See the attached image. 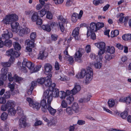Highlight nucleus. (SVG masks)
I'll return each instance as SVG.
<instances>
[{
	"instance_id": "nucleus-38",
	"label": "nucleus",
	"mask_w": 131,
	"mask_h": 131,
	"mask_svg": "<svg viewBox=\"0 0 131 131\" xmlns=\"http://www.w3.org/2000/svg\"><path fill=\"white\" fill-rule=\"evenodd\" d=\"M46 10L45 9H42L41 10L39 11V16L42 17L44 15H45L46 13Z\"/></svg>"
},
{
	"instance_id": "nucleus-14",
	"label": "nucleus",
	"mask_w": 131,
	"mask_h": 131,
	"mask_svg": "<svg viewBox=\"0 0 131 131\" xmlns=\"http://www.w3.org/2000/svg\"><path fill=\"white\" fill-rule=\"evenodd\" d=\"M82 55V53L79 50L77 51L74 54L75 60L78 62H82V60L81 58Z\"/></svg>"
},
{
	"instance_id": "nucleus-27",
	"label": "nucleus",
	"mask_w": 131,
	"mask_h": 131,
	"mask_svg": "<svg viewBox=\"0 0 131 131\" xmlns=\"http://www.w3.org/2000/svg\"><path fill=\"white\" fill-rule=\"evenodd\" d=\"M12 45V42L10 39L5 40L4 42V45L7 47H10Z\"/></svg>"
},
{
	"instance_id": "nucleus-63",
	"label": "nucleus",
	"mask_w": 131,
	"mask_h": 131,
	"mask_svg": "<svg viewBox=\"0 0 131 131\" xmlns=\"http://www.w3.org/2000/svg\"><path fill=\"white\" fill-rule=\"evenodd\" d=\"M59 25L60 27V29L62 32L64 31V28L63 26V25L61 24V23H59Z\"/></svg>"
},
{
	"instance_id": "nucleus-3",
	"label": "nucleus",
	"mask_w": 131,
	"mask_h": 131,
	"mask_svg": "<svg viewBox=\"0 0 131 131\" xmlns=\"http://www.w3.org/2000/svg\"><path fill=\"white\" fill-rule=\"evenodd\" d=\"M14 60V57L13 56H11L8 62H2L1 63L2 66L4 67L1 70V73L0 76L1 79L3 80H6L7 74L8 71V68L5 67H10L11 64L13 63Z\"/></svg>"
},
{
	"instance_id": "nucleus-29",
	"label": "nucleus",
	"mask_w": 131,
	"mask_h": 131,
	"mask_svg": "<svg viewBox=\"0 0 131 131\" xmlns=\"http://www.w3.org/2000/svg\"><path fill=\"white\" fill-rule=\"evenodd\" d=\"M91 96L90 94H89L87 96L86 98L85 99H81L79 101L81 103L85 102H87L90 100Z\"/></svg>"
},
{
	"instance_id": "nucleus-5",
	"label": "nucleus",
	"mask_w": 131,
	"mask_h": 131,
	"mask_svg": "<svg viewBox=\"0 0 131 131\" xmlns=\"http://www.w3.org/2000/svg\"><path fill=\"white\" fill-rule=\"evenodd\" d=\"M15 103L14 101L12 100L8 101L5 105L3 104L1 107V110L4 111L7 110L14 108L15 106Z\"/></svg>"
},
{
	"instance_id": "nucleus-9",
	"label": "nucleus",
	"mask_w": 131,
	"mask_h": 131,
	"mask_svg": "<svg viewBox=\"0 0 131 131\" xmlns=\"http://www.w3.org/2000/svg\"><path fill=\"white\" fill-rule=\"evenodd\" d=\"M83 14V11L82 10L80 11L79 14L76 13H74L71 17L72 21L73 22H76L78 19H80L82 17Z\"/></svg>"
},
{
	"instance_id": "nucleus-30",
	"label": "nucleus",
	"mask_w": 131,
	"mask_h": 131,
	"mask_svg": "<svg viewBox=\"0 0 131 131\" xmlns=\"http://www.w3.org/2000/svg\"><path fill=\"white\" fill-rule=\"evenodd\" d=\"M115 48L113 46H108L107 48V52L111 54L115 52Z\"/></svg>"
},
{
	"instance_id": "nucleus-41",
	"label": "nucleus",
	"mask_w": 131,
	"mask_h": 131,
	"mask_svg": "<svg viewBox=\"0 0 131 131\" xmlns=\"http://www.w3.org/2000/svg\"><path fill=\"white\" fill-rule=\"evenodd\" d=\"M42 118L47 123L48 126H50L53 124V120L49 121L46 117H43Z\"/></svg>"
},
{
	"instance_id": "nucleus-24",
	"label": "nucleus",
	"mask_w": 131,
	"mask_h": 131,
	"mask_svg": "<svg viewBox=\"0 0 131 131\" xmlns=\"http://www.w3.org/2000/svg\"><path fill=\"white\" fill-rule=\"evenodd\" d=\"M25 42L27 46L31 47L32 48H34V41H31L29 39H28L25 41Z\"/></svg>"
},
{
	"instance_id": "nucleus-26",
	"label": "nucleus",
	"mask_w": 131,
	"mask_h": 131,
	"mask_svg": "<svg viewBox=\"0 0 131 131\" xmlns=\"http://www.w3.org/2000/svg\"><path fill=\"white\" fill-rule=\"evenodd\" d=\"M38 18V13L37 12H35L33 14L32 16L31 20L33 22H36Z\"/></svg>"
},
{
	"instance_id": "nucleus-45",
	"label": "nucleus",
	"mask_w": 131,
	"mask_h": 131,
	"mask_svg": "<svg viewBox=\"0 0 131 131\" xmlns=\"http://www.w3.org/2000/svg\"><path fill=\"white\" fill-rule=\"evenodd\" d=\"M104 24L103 23L98 22L96 24V27L97 30H99L101 28L103 27Z\"/></svg>"
},
{
	"instance_id": "nucleus-18",
	"label": "nucleus",
	"mask_w": 131,
	"mask_h": 131,
	"mask_svg": "<svg viewBox=\"0 0 131 131\" xmlns=\"http://www.w3.org/2000/svg\"><path fill=\"white\" fill-rule=\"evenodd\" d=\"M81 87L78 84H76L75 85L74 88L71 90L72 94L74 95L80 91Z\"/></svg>"
},
{
	"instance_id": "nucleus-23",
	"label": "nucleus",
	"mask_w": 131,
	"mask_h": 131,
	"mask_svg": "<svg viewBox=\"0 0 131 131\" xmlns=\"http://www.w3.org/2000/svg\"><path fill=\"white\" fill-rule=\"evenodd\" d=\"M45 85L47 87H49L51 83V79L50 78L48 77H45Z\"/></svg>"
},
{
	"instance_id": "nucleus-34",
	"label": "nucleus",
	"mask_w": 131,
	"mask_h": 131,
	"mask_svg": "<svg viewBox=\"0 0 131 131\" xmlns=\"http://www.w3.org/2000/svg\"><path fill=\"white\" fill-rule=\"evenodd\" d=\"M14 46L15 50L18 51L21 49V47L19 43L17 42H14Z\"/></svg>"
},
{
	"instance_id": "nucleus-6",
	"label": "nucleus",
	"mask_w": 131,
	"mask_h": 131,
	"mask_svg": "<svg viewBox=\"0 0 131 131\" xmlns=\"http://www.w3.org/2000/svg\"><path fill=\"white\" fill-rule=\"evenodd\" d=\"M22 67L24 69H25L27 67L30 70V72L33 69L34 66V63L28 61L26 59H24L22 62Z\"/></svg>"
},
{
	"instance_id": "nucleus-12",
	"label": "nucleus",
	"mask_w": 131,
	"mask_h": 131,
	"mask_svg": "<svg viewBox=\"0 0 131 131\" xmlns=\"http://www.w3.org/2000/svg\"><path fill=\"white\" fill-rule=\"evenodd\" d=\"M2 36L5 39H7L12 38L13 36V34L9 30L5 29L3 31V33Z\"/></svg>"
},
{
	"instance_id": "nucleus-13",
	"label": "nucleus",
	"mask_w": 131,
	"mask_h": 131,
	"mask_svg": "<svg viewBox=\"0 0 131 131\" xmlns=\"http://www.w3.org/2000/svg\"><path fill=\"white\" fill-rule=\"evenodd\" d=\"M48 54V53L44 50H40L37 58L38 59L43 60L46 58Z\"/></svg>"
},
{
	"instance_id": "nucleus-25",
	"label": "nucleus",
	"mask_w": 131,
	"mask_h": 131,
	"mask_svg": "<svg viewBox=\"0 0 131 131\" xmlns=\"http://www.w3.org/2000/svg\"><path fill=\"white\" fill-rule=\"evenodd\" d=\"M31 107L34 110H38L40 107V104L39 103L37 102H34L31 106Z\"/></svg>"
},
{
	"instance_id": "nucleus-33",
	"label": "nucleus",
	"mask_w": 131,
	"mask_h": 131,
	"mask_svg": "<svg viewBox=\"0 0 131 131\" xmlns=\"http://www.w3.org/2000/svg\"><path fill=\"white\" fill-rule=\"evenodd\" d=\"M74 100V97L73 95H71L68 97L66 100L67 102L69 104H70L73 102Z\"/></svg>"
},
{
	"instance_id": "nucleus-32",
	"label": "nucleus",
	"mask_w": 131,
	"mask_h": 131,
	"mask_svg": "<svg viewBox=\"0 0 131 131\" xmlns=\"http://www.w3.org/2000/svg\"><path fill=\"white\" fill-rule=\"evenodd\" d=\"M122 38L125 40H129L131 39V34H125L122 36Z\"/></svg>"
},
{
	"instance_id": "nucleus-59",
	"label": "nucleus",
	"mask_w": 131,
	"mask_h": 131,
	"mask_svg": "<svg viewBox=\"0 0 131 131\" xmlns=\"http://www.w3.org/2000/svg\"><path fill=\"white\" fill-rule=\"evenodd\" d=\"M15 86V84L14 83L12 84H11L10 83L8 84V87L10 88V90L11 91H13L14 90Z\"/></svg>"
},
{
	"instance_id": "nucleus-50",
	"label": "nucleus",
	"mask_w": 131,
	"mask_h": 131,
	"mask_svg": "<svg viewBox=\"0 0 131 131\" xmlns=\"http://www.w3.org/2000/svg\"><path fill=\"white\" fill-rule=\"evenodd\" d=\"M36 37V33L35 32H33L31 33L30 37L31 40L34 41Z\"/></svg>"
},
{
	"instance_id": "nucleus-22",
	"label": "nucleus",
	"mask_w": 131,
	"mask_h": 131,
	"mask_svg": "<svg viewBox=\"0 0 131 131\" xmlns=\"http://www.w3.org/2000/svg\"><path fill=\"white\" fill-rule=\"evenodd\" d=\"M95 45L100 49H105V44L104 42H101L95 44Z\"/></svg>"
},
{
	"instance_id": "nucleus-43",
	"label": "nucleus",
	"mask_w": 131,
	"mask_h": 131,
	"mask_svg": "<svg viewBox=\"0 0 131 131\" xmlns=\"http://www.w3.org/2000/svg\"><path fill=\"white\" fill-rule=\"evenodd\" d=\"M105 52V49H100L99 51L98 55L99 56L101 60L103 58L102 55Z\"/></svg>"
},
{
	"instance_id": "nucleus-11",
	"label": "nucleus",
	"mask_w": 131,
	"mask_h": 131,
	"mask_svg": "<svg viewBox=\"0 0 131 131\" xmlns=\"http://www.w3.org/2000/svg\"><path fill=\"white\" fill-rule=\"evenodd\" d=\"M97 31L96 24L94 22H92L90 24L89 29L88 30V35H89L92 31Z\"/></svg>"
},
{
	"instance_id": "nucleus-58",
	"label": "nucleus",
	"mask_w": 131,
	"mask_h": 131,
	"mask_svg": "<svg viewBox=\"0 0 131 131\" xmlns=\"http://www.w3.org/2000/svg\"><path fill=\"white\" fill-rule=\"evenodd\" d=\"M95 31H92L91 34H90L89 35H88L87 33V36H89L91 35V38L93 40H94L96 38V36L95 34L94 33V32Z\"/></svg>"
},
{
	"instance_id": "nucleus-49",
	"label": "nucleus",
	"mask_w": 131,
	"mask_h": 131,
	"mask_svg": "<svg viewBox=\"0 0 131 131\" xmlns=\"http://www.w3.org/2000/svg\"><path fill=\"white\" fill-rule=\"evenodd\" d=\"M94 65L96 68L100 69L101 67L102 64L100 62H97L95 63Z\"/></svg>"
},
{
	"instance_id": "nucleus-40",
	"label": "nucleus",
	"mask_w": 131,
	"mask_h": 131,
	"mask_svg": "<svg viewBox=\"0 0 131 131\" xmlns=\"http://www.w3.org/2000/svg\"><path fill=\"white\" fill-rule=\"evenodd\" d=\"M42 28L43 30L48 32L50 31L51 30L49 25H42Z\"/></svg>"
},
{
	"instance_id": "nucleus-57",
	"label": "nucleus",
	"mask_w": 131,
	"mask_h": 131,
	"mask_svg": "<svg viewBox=\"0 0 131 131\" xmlns=\"http://www.w3.org/2000/svg\"><path fill=\"white\" fill-rule=\"evenodd\" d=\"M27 100L28 102L29 105L30 107L32 105V104L34 103L30 97L27 98Z\"/></svg>"
},
{
	"instance_id": "nucleus-42",
	"label": "nucleus",
	"mask_w": 131,
	"mask_h": 131,
	"mask_svg": "<svg viewBox=\"0 0 131 131\" xmlns=\"http://www.w3.org/2000/svg\"><path fill=\"white\" fill-rule=\"evenodd\" d=\"M58 19L59 20H60L62 23H66L68 22L67 20L65 19L62 16H59L58 17Z\"/></svg>"
},
{
	"instance_id": "nucleus-52",
	"label": "nucleus",
	"mask_w": 131,
	"mask_h": 131,
	"mask_svg": "<svg viewBox=\"0 0 131 131\" xmlns=\"http://www.w3.org/2000/svg\"><path fill=\"white\" fill-rule=\"evenodd\" d=\"M10 96V93L9 91L6 92L4 94L3 97L5 99L9 98Z\"/></svg>"
},
{
	"instance_id": "nucleus-60",
	"label": "nucleus",
	"mask_w": 131,
	"mask_h": 131,
	"mask_svg": "<svg viewBox=\"0 0 131 131\" xmlns=\"http://www.w3.org/2000/svg\"><path fill=\"white\" fill-rule=\"evenodd\" d=\"M37 84V81H32L31 83V85L30 87L34 89V88L36 86Z\"/></svg>"
},
{
	"instance_id": "nucleus-35",
	"label": "nucleus",
	"mask_w": 131,
	"mask_h": 131,
	"mask_svg": "<svg viewBox=\"0 0 131 131\" xmlns=\"http://www.w3.org/2000/svg\"><path fill=\"white\" fill-rule=\"evenodd\" d=\"M41 67V66L40 65H38L36 67L33 68V69L31 70L30 72L33 73L35 72H36L39 71Z\"/></svg>"
},
{
	"instance_id": "nucleus-28",
	"label": "nucleus",
	"mask_w": 131,
	"mask_h": 131,
	"mask_svg": "<svg viewBox=\"0 0 131 131\" xmlns=\"http://www.w3.org/2000/svg\"><path fill=\"white\" fill-rule=\"evenodd\" d=\"M8 111L9 115L14 116L16 113V111L14 108L8 110Z\"/></svg>"
},
{
	"instance_id": "nucleus-8",
	"label": "nucleus",
	"mask_w": 131,
	"mask_h": 131,
	"mask_svg": "<svg viewBox=\"0 0 131 131\" xmlns=\"http://www.w3.org/2000/svg\"><path fill=\"white\" fill-rule=\"evenodd\" d=\"M8 79L10 82H12L14 80L16 82H19L22 80V78L19 77L16 74H15L14 77H12V74L10 72L8 73Z\"/></svg>"
},
{
	"instance_id": "nucleus-21",
	"label": "nucleus",
	"mask_w": 131,
	"mask_h": 131,
	"mask_svg": "<svg viewBox=\"0 0 131 131\" xmlns=\"http://www.w3.org/2000/svg\"><path fill=\"white\" fill-rule=\"evenodd\" d=\"M48 105V107H47V112L48 110L49 112L52 115H54L56 112V109H54L52 108L51 106V104H49L47 103Z\"/></svg>"
},
{
	"instance_id": "nucleus-46",
	"label": "nucleus",
	"mask_w": 131,
	"mask_h": 131,
	"mask_svg": "<svg viewBox=\"0 0 131 131\" xmlns=\"http://www.w3.org/2000/svg\"><path fill=\"white\" fill-rule=\"evenodd\" d=\"M66 110L67 113L68 115H71L73 113L72 110L70 107H68Z\"/></svg>"
},
{
	"instance_id": "nucleus-2",
	"label": "nucleus",
	"mask_w": 131,
	"mask_h": 131,
	"mask_svg": "<svg viewBox=\"0 0 131 131\" xmlns=\"http://www.w3.org/2000/svg\"><path fill=\"white\" fill-rule=\"evenodd\" d=\"M93 74L92 69L90 67H88L86 70L82 69L80 72L76 75V77L78 79H82L85 77V83L87 84L92 80Z\"/></svg>"
},
{
	"instance_id": "nucleus-1",
	"label": "nucleus",
	"mask_w": 131,
	"mask_h": 131,
	"mask_svg": "<svg viewBox=\"0 0 131 131\" xmlns=\"http://www.w3.org/2000/svg\"><path fill=\"white\" fill-rule=\"evenodd\" d=\"M18 18V16L15 14H9L5 16L2 22L6 24H10L12 31L17 33L19 30L20 26L19 23L15 21L17 20Z\"/></svg>"
},
{
	"instance_id": "nucleus-62",
	"label": "nucleus",
	"mask_w": 131,
	"mask_h": 131,
	"mask_svg": "<svg viewBox=\"0 0 131 131\" xmlns=\"http://www.w3.org/2000/svg\"><path fill=\"white\" fill-rule=\"evenodd\" d=\"M105 58L106 60L109 61L112 59V58L111 55L107 54L105 55Z\"/></svg>"
},
{
	"instance_id": "nucleus-16",
	"label": "nucleus",
	"mask_w": 131,
	"mask_h": 131,
	"mask_svg": "<svg viewBox=\"0 0 131 131\" xmlns=\"http://www.w3.org/2000/svg\"><path fill=\"white\" fill-rule=\"evenodd\" d=\"M40 106H42L41 110L43 112H47V108L48 107V105L46 103V100L44 99L42 100L40 102Z\"/></svg>"
},
{
	"instance_id": "nucleus-15",
	"label": "nucleus",
	"mask_w": 131,
	"mask_h": 131,
	"mask_svg": "<svg viewBox=\"0 0 131 131\" xmlns=\"http://www.w3.org/2000/svg\"><path fill=\"white\" fill-rule=\"evenodd\" d=\"M79 28L77 27L75 28L73 31L72 33V35L73 36L75 39L77 40L80 39L79 36Z\"/></svg>"
},
{
	"instance_id": "nucleus-53",
	"label": "nucleus",
	"mask_w": 131,
	"mask_h": 131,
	"mask_svg": "<svg viewBox=\"0 0 131 131\" xmlns=\"http://www.w3.org/2000/svg\"><path fill=\"white\" fill-rule=\"evenodd\" d=\"M36 122L34 123V126H36L41 125L42 124V122L40 120H37V119H36Z\"/></svg>"
},
{
	"instance_id": "nucleus-7",
	"label": "nucleus",
	"mask_w": 131,
	"mask_h": 131,
	"mask_svg": "<svg viewBox=\"0 0 131 131\" xmlns=\"http://www.w3.org/2000/svg\"><path fill=\"white\" fill-rule=\"evenodd\" d=\"M43 96L44 98L47 100V103L49 104L52 100L51 90L49 89L45 90L44 92Z\"/></svg>"
},
{
	"instance_id": "nucleus-37",
	"label": "nucleus",
	"mask_w": 131,
	"mask_h": 131,
	"mask_svg": "<svg viewBox=\"0 0 131 131\" xmlns=\"http://www.w3.org/2000/svg\"><path fill=\"white\" fill-rule=\"evenodd\" d=\"M8 117V114L6 112H4L1 115V118L2 120L4 121L7 119Z\"/></svg>"
},
{
	"instance_id": "nucleus-4",
	"label": "nucleus",
	"mask_w": 131,
	"mask_h": 131,
	"mask_svg": "<svg viewBox=\"0 0 131 131\" xmlns=\"http://www.w3.org/2000/svg\"><path fill=\"white\" fill-rule=\"evenodd\" d=\"M17 111L18 114L21 117L19 120V126L21 128L25 127L27 124L26 123V117L24 114L23 111L19 106L17 107Z\"/></svg>"
},
{
	"instance_id": "nucleus-31",
	"label": "nucleus",
	"mask_w": 131,
	"mask_h": 131,
	"mask_svg": "<svg viewBox=\"0 0 131 131\" xmlns=\"http://www.w3.org/2000/svg\"><path fill=\"white\" fill-rule=\"evenodd\" d=\"M15 50L13 49H11L8 51L6 52V55L8 56H12L14 53Z\"/></svg>"
},
{
	"instance_id": "nucleus-47",
	"label": "nucleus",
	"mask_w": 131,
	"mask_h": 131,
	"mask_svg": "<svg viewBox=\"0 0 131 131\" xmlns=\"http://www.w3.org/2000/svg\"><path fill=\"white\" fill-rule=\"evenodd\" d=\"M45 77L38 79L37 80V82L39 84H42L45 83Z\"/></svg>"
},
{
	"instance_id": "nucleus-55",
	"label": "nucleus",
	"mask_w": 131,
	"mask_h": 131,
	"mask_svg": "<svg viewBox=\"0 0 131 131\" xmlns=\"http://www.w3.org/2000/svg\"><path fill=\"white\" fill-rule=\"evenodd\" d=\"M131 102V97L128 96L125 97V103L127 104H129Z\"/></svg>"
},
{
	"instance_id": "nucleus-20",
	"label": "nucleus",
	"mask_w": 131,
	"mask_h": 131,
	"mask_svg": "<svg viewBox=\"0 0 131 131\" xmlns=\"http://www.w3.org/2000/svg\"><path fill=\"white\" fill-rule=\"evenodd\" d=\"M51 94L52 97H53L57 98L59 96V90L57 88L53 89L51 90Z\"/></svg>"
},
{
	"instance_id": "nucleus-19",
	"label": "nucleus",
	"mask_w": 131,
	"mask_h": 131,
	"mask_svg": "<svg viewBox=\"0 0 131 131\" xmlns=\"http://www.w3.org/2000/svg\"><path fill=\"white\" fill-rule=\"evenodd\" d=\"M72 110L75 113H78L80 112V109L78 104L76 103H74L72 105Z\"/></svg>"
},
{
	"instance_id": "nucleus-56",
	"label": "nucleus",
	"mask_w": 131,
	"mask_h": 131,
	"mask_svg": "<svg viewBox=\"0 0 131 131\" xmlns=\"http://www.w3.org/2000/svg\"><path fill=\"white\" fill-rule=\"evenodd\" d=\"M73 0H67L66 5L68 7L70 6L73 4Z\"/></svg>"
},
{
	"instance_id": "nucleus-61",
	"label": "nucleus",
	"mask_w": 131,
	"mask_h": 131,
	"mask_svg": "<svg viewBox=\"0 0 131 131\" xmlns=\"http://www.w3.org/2000/svg\"><path fill=\"white\" fill-rule=\"evenodd\" d=\"M61 106L62 107L64 108H66L67 106V104L66 101L64 100H63L61 104Z\"/></svg>"
},
{
	"instance_id": "nucleus-10",
	"label": "nucleus",
	"mask_w": 131,
	"mask_h": 131,
	"mask_svg": "<svg viewBox=\"0 0 131 131\" xmlns=\"http://www.w3.org/2000/svg\"><path fill=\"white\" fill-rule=\"evenodd\" d=\"M19 30L18 34L20 36H22L24 34L29 33L30 31L29 29L26 27L23 28L21 27L20 28Z\"/></svg>"
},
{
	"instance_id": "nucleus-51",
	"label": "nucleus",
	"mask_w": 131,
	"mask_h": 131,
	"mask_svg": "<svg viewBox=\"0 0 131 131\" xmlns=\"http://www.w3.org/2000/svg\"><path fill=\"white\" fill-rule=\"evenodd\" d=\"M65 59H67L69 61V63L70 64H72L74 62V61L73 58L72 57H70L69 56L66 58H65Z\"/></svg>"
},
{
	"instance_id": "nucleus-44",
	"label": "nucleus",
	"mask_w": 131,
	"mask_h": 131,
	"mask_svg": "<svg viewBox=\"0 0 131 131\" xmlns=\"http://www.w3.org/2000/svg\"><path fill=\"white\" fill-rule=\"evenodd\" d=\"M114 100L112 99H110L108 101V104L109 106L110 107H113L115 104Z\"/></svg>"
},
{
	"instance_id": "nucleus-48",
	"label": "nucleus",
	"mask_w": 131,
	"mask_h": 131,
	"mask_svg": "<svg viewBox=\"0 0 131 131\" xmlns=\"http://www.w3.org/2000/svg\"><path fill=\"white\" fill-rule=\"evenodd\" d=\"M128 115L127 111H125L122 113L120 114L121 117L123 119H125Z\"/></svg>"
},
{
	"instance_id": "nucleus-54",
	"label": "nucleus",
	"mask_w": 131,
	"mask_h": 131,
	"mask_svg": "<svg viewBox=\"0 0 131 131\" xmlns=\"http://www.w3.org/2000/svg\"><path fill=\"white\" fill-rule=\"evenodd\" d=\"M46 17L48 19H51L52 18L53 15L51 12L48 11L47 12Z\"/></svg>"
},
{
	"instance_id": "nucleus-39",
	"label": "nucleus",
	"mask_w": 131,
	"mask_h": 131,
	"mask_svg": "<svg viewBox=\"0 0 131 131\" xmlns=\"http://www.w3.org/2000/svg\"><path fill=\"white\" fill-rule=\"evenodd\" d=\"M119 34V31L117 30H115L114 31H111V37H114L116 36Z\"/></svg>"
},
{
	"instance_id": "nucleus-36",
	"label": "nucleus",
	"mask_w": 131,
	"mask_h": 131,
	"mask_svg": "<svg viewBox=\"0 0 131 131\" xmlns=\"http://www.w3.org/2000/svg\"><path fill=\"white\" fill-rule=\"evenodd\" d=\"M59 95L60 98L62 99H64L66 96V92L63 91H59Z\"/></svg>"
},
{
	"instance_id": "nucleus-17",
	"label": "nucleus",
	"mask_w": 131,
	"mask_h": 131,
	"mask_svg": "<svg viewBox=\"0 0 131 131\" xmlns=\"http://www.w3.org/2000/svg\"><path fill=\"white\" fill-rule=\"evenodd\" d=\"M52 69V67L51 64L49 63L46 64L44 67V71L46 74L47 73L50 72Z\"/></svg>"
},
{
	"instance_id": "nucleus-64",
	"label": "nucleus",
	"mask_w": 131,
	"mask_h": 131,
	"mask_svg": "<svg viewBox=\"0 0 131 131\" xmlns=\"http://www.w3.org/2000/svg\"><path fill=\"white\" fill-rule=\"evenodd\" d=\"M58 37L57 35H52L51 36L52 40L54 41L56 40L57 39Z\"/></svg>"
}]
</instances>
